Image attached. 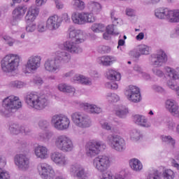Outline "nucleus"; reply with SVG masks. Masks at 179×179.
Returning a JSON list of instances; mask_svg holds the SVG:
<instances>
[{"label":"nucleus","mask_w":179,"mask_h":179,"mask_svg":"<svg viewBox=\"0 0 179 179\" xmlns=\"http://www.w3.org/2000/svg\"><path fill=\"white\" fill-rule=\"evenodd\" d=\"M164 69L166 73H168V76L172 78L168 80L167 86H169V87L172 90H176V92H177V87H176V84L175 80H177V79H179V75H178L179 67L174 69L171 67L166 66Z\"/></svg>","instance_id":"nucleus-19"},{"label":"nucleus","mask_w":179,"mask_h":179,"mask_svg":"<svg viewBox=\"0 0 179 179\" xmlns=\"http://www.w3.org/2000/svg\"><path fill=\"white\" fill-rule=\"evenodd\" d=\"M52 136H54V133L52 131L39 133V139L40 141H42V142L50 141Z\"/></svg>","instance_id":"nucleus-38"},{"label":"nucleus","mask_w":179,"mask_h":179,"mask_svg":"<svg viewBox=\"0 0 179 179\" xmlns=\"http://www.w3.org/2000/svg\"><path fill=\"white\" fill-rule=\"evenodd\" d=\"M162 142H164L166 145H169L171 148H176V140L171 137V136H162Z\"/></svg>","instance_id":"nucleus-39"},{"label":"nucleus","mask_w":179,"mask_h":179,"mask_svg":"<svg viewBox=\"0 0 179 179\" xmlns=\"http://www.w3.org/2000/svg\"><path fill=\"white\" fill-rule=\"evenodd\" d=\"M106 76L109 80H121V74L115 70L109 69L106 72Z\"/></svg>","instance_id":"nucleus-34"},{"label":"nucleus","mask_w":179,"mask_h":179,"mask_svg":"<svg viewBox=\"0 0 179 179\" xmlns=\"http://www.w3.org/2000/svg\"><path fill=\"white\" fill-rule=\"evenodd\" d=\"M150 65L154 66L152 69L153 75L158 78H163L164 76V72L162 69H159L163 66L168 61L167 54L163 50H159L156 54H152L149 57Z\"/></svg>","instance_id":"nucleus-5"},{"label":"nucleus","mask_w":179,"mask_h":179,"mask_svg":"<svg viewBox=\"0 0 179 179\" xmlns=\"http://www.w3.org/2000/svg\"><path fill=\"white\" fill-rule=\"evenodd\" d=\"M57 89L59 92H63V93H70L74 94L76 92L75 87H72L68 84L61 83L57 85Z\"/></svg>","instance_id":"nucleus-32"},{"label":"nucleus","mask_w":179,"mask_h":179,"mask_svg":"<svg viewBox=\"0 0 179 179\" xmlns=\"http://www.w3.org/2000/svg\"><path fill=\"white\" fill-rule=\"evenodd\" d=\"M9 86L10 87H13L14 89H22L26 86V83L23 81L14 80L10 83Z\"/></svg>","instance_id":"nucleus-44"},{"label":"nucleus","mask_w":179,"mask_h":179,"mask_svg":"<svg viewBox=\"0 0 179 179\" xmlns=\"http://www.w3.org/2000/svg\"><path fill=\"white\" fill-rule=\"evenodd\" d=\"M162 176L164 179H174L176 175L171 169H165L163 171Z\"/></svg>","instance_id":"nucleus-45"},{"label":"nucleus","mask_w":179,"mask_h":179,"mask_svg":"<svg viewBox=\"0 0 179 179\" xmlns=\"http://www.w3.org/2000/svg\"><path fill=\"white\" fill-rule=\"evenodd\" d=\"M20 64V56L16 54L6 55L1 61V70L4 73H13Z\"/></svg>","instance_id":"nucleus-7"},{"label":"nucleus","mask_w":179,"mask_h":179,"mask_svg":"<svg viewBox=\"0 0 179 179\" xmlns=\"http://www.w3.org/2000/svg\"><path fill=\"white\" fill-rule=\"evenodd\" d=\"M106 31L107 33H109V34H115V36L120 34V32L114 31V25H108L106 27Z\"/></svg>","instance_id":"nucleus-57"},{"label":"nucleus","mask_w":179,"mask_h":179,"mask_svg":"<svg viewBox=\"0 0 179 179\" xmlns=\"http://www.w3.org/2000/svg\"><path fill=\"white\" fill-rule=\"evenodd\" d=\"M0 40H1V41H3V43H5V44H7V45H9V47H13V45L16 41L15 38L5 34L0 35Z\"/></svg>","instance_id":"nucleus-35"},{"label":"nucleus","mask_w":179,"mask_h":179,"mask_svg":"<svg viewBox=\"0 0 179 179\" xmlns=\"http://www.w3.org/2000/svg\"><path fill=\"white\" fill-rule=\"evenodd\" d=\"M106 149V144L103 141H92L87 144L86 156L87 157H95L100 153L101 150Z\"/></svg>","instance_id":"nucleus-13"},{"label":"nucleus","mask_w":179,"mask_h":179,"mask_svg":"<svg viewBox=\"0 0 179 179\" xmlns=\"http://www.w3.org/2000/svg\"><path fill=\"white\" fill-rule=\"evenodd\" d=\"M173 23H179V9H175V17Z\"/></svg>","instance_id":"nucleus-62"},{"label":"nucleus","mask_w":179,"mask_h":179,"mask_svg":"<svg viewBox=\"0 0 179 179\" xmlns=\"http://www.w3.org/2000/svg\"><path fill=\"white\" fill-rule=\"evenodd\" d=\"M101 128L106 129V131H111V124L107 122L101 123Z\"/></svg>","instance_id":"nucleus-61"},{"label":"nucleus","mask_w":179,"mask_h":179,"mask_svg":"<svg viewBox=\"0 0 179 179\" xmlns=\"http://www.w3.org/2000/svg\"><path fill=\"white\" fill-rule=\"evenodd\" d=\"M38 170L43 179H54V177H55L54 169H52V166L49 164L45 162L39 164L38 165Z\"/></svg>","instance_id":"nucleus-16"},{"label":"nucleus","mask_w":179,"mask_h":179,"mask_svg":"<svg viewBox=\"0 0 179 179\" xmlns=\"http://www.w3.org/2000/svg\"><path fill=\"white\" fill-rule=\"evenodd\" d=\"M96 62L102 66H111L114 62H117V57L113 55H104L98 57Z\"/></svg>","instance_id":"nucleus-24"},{"label":"nucleus","mask_w":179,"mask_h":179,"mask_svg":"<svg viewBox=\"0 0 179 179\" xmlns=\"http://www.w3.org/2000/svg\"><path fill=\"white\" fill-rule=\"evenodd\" d=\"M129 166L132 170L134 171H141L142 169H143V165H142V162L139 161L138 159H132L129 161Z\"/></svg>","instance_id":"nucleus-33"},{"label":"nucleus","mask_w":179,"mask_h":179,"mask_svg":"<svg viewBox=\"0 0 179 179\" xmlns=\"http://www.w3.org/2000/svg\"><path fill=\"white\" fill-rule=\"evenodd\" d=\"M99 51L101 54H108L111 52V48L110 46L103 45L99 48Z\"/></svg>","instance_id":"nucleus-56"},{"label":"nucleus","mask_w":179,"mask_h":179,"mask_svg":"<svg viewBox=\"0 0 179 179\" xmlns=\"http://www.w3.org/2000/svg\"><path fill=\"white\" fill-rule=\"evenodd\" d=\"M71 120L76 127L86 129L90 128L92 125V119L87 115H85L80 112H75L71 114Z\"/></svg>","instance_id":"nucleus-11"},{"label":"nucleus","mask_w":179,"mask_h":179,"mask_svg":"<svg viewBox=\"0 0 179 179\" xmlns=\"http://www.w3.org/2000/svg\"><path fill=\"white\" fill-rule=\"evenodd\" d=\"M128 113V108L125 106H121L116 110L115 114L120 118H125Z\"/></svg>","instance_id":"nucleus-40"},{"label":"nucleus","mask_w":179,"mask_h":179,"mask_svg":"<svg viewBox=\"0 0 179 179\" xmlns=\"http://www.w3.org/2000/svg\"><path fill=\"white\" fill-rule=\"evenodd\" d=\"M125 95L127 96L128 101H131V103H139V101L142 100L141 91L138 87L134 85H129L126 89Z\"/></svg>","instance_id":"nucleus-17"},{"label":"nucleus","mask_w":179,"mask_h":179,"mask_svg":"<svg viewBox=\"0 0 179 179\" xmlns=\"http://www.w3.org/2000/svg\"><path fill=\"white\" fill-rule=\"evenodd\" d=\"M72 5L74 8L78 9V10H85V8H86V3L82 0H73Z\"/></svg>","instance_id":"nucleus-41"},{"label":"nucleus","mask_w":179,"mask_h":179,"mask_svg":"<svg viewBox=\"0 0 179 179\" xmlns=\"http://www.w3.org/2000/svg\"><path fill=\"white\" fill-rule=\"evenodd\" d=\"M138 51L141 55H149L150 52V47L146 45H140L138 46Z\"/></svg>","instance_id":"nucleus-46"},{"label":"nucleus","mask_w":179,"mask_h":179,"mask_svg":"<svg viewBox=\"0 0 179 179\" xmlns=\"http://www.w3.org/2000/svg\"><path fill=\"white\" fill-rule=\"evenodd\" d=\"M27 12V7L24 5H20L15 8L12 11V24L13 26L16 25L17 22H20L23 19L24 15Z\"/></svg>","instance_id":"nucleus-20"},{"label":"nucleus","mask_w":179,"mask_h":179,"mask_svg":"<svg viewBox=\"0 0 179 179\" xmlns=\"http://www.w3.org/2000/svg\"><path fill=\"white\" fill-rule=\"evenodd\" d=\"M106 142L115 152H122L127 149V143L124 138L117 134H109L106 138Z\"/></svg>","instance_id":"nucleus-10"},{"label":"nucleus","mask_w":179,"mask_h":179,"mask_svg":"<svg viewBox=\"0 0 179 179\" xmlns=\"http://www.w3.org/2000/svg\"><path fill=\"white\" fill-rule=\"evenodd\" d=\"M87 8L91 13L99 15L103 10V6L97 1H90L87 3Z\"/></svg>","instance_id":"nucleus-27"},{"label":"nucleus","mask_w":179,"mask_h":179,"mask_svg":"<svg viewBox=\"0 0 179 179\" xmlns=\"http://www.w3.org/2000/svg\"><path fill=\"white\" fill-rule=\"evenodd\" d=\"M130 138L134 141H139L142 138L141 130L134 129L130 131Z\"/></svg>","instance_id":"nucleus-42"},{"label":"nucleus","mask_w":179,"mask_h":179,"mask_svg":"<svg viewBox=\"0 0 179 179\" xmlns=\"http://www.w3.org/2000/svg\"><path fill=\"white\" fill-rule=\"evenodd\" d=\"M93 13H85V23H93L96 20Z\"/></svg>","instance_id":"nucleus-49"},{"label":"nucleus","mask_w":179,"mask_h":179,"mask_svg":"<svg viewBox=\"0 0 179 179\" xmlns=\"http://www.w3.org/2000/svg\"><path fill=\"white\" fill-rule=\"evenodd\" d=\"M73 80L74 83H80L85 86H92V79L85 76L77 74L73 78Z\"/></svg>","instance_id":"nucleus-30"},{"label":"nucleus","mask_w":179,"mask_h":179,"mask_svg":"<svg viewBox=\"0 0 179 179\" xmlns=\"http://www.w3.org/2000/svg\"><path fill=\"white\" fill-rule=\"evenodd\" d=\"M48 30V27L47 26V22H41L38 24V31L39 33H44V31H47Z\"/></svg>","instance_id":"nucleus-52"},{"label":"nucleus","mask_w":179,"mask_h":179,"mask_svg":"<svg viewBox=\"0 0 179 179\" xmlns=\"http://www.w3.org/2000/svg\"><path fill=\"white\" fill-rule=\"evenodd\" d=\"M36 28H37V26L36 25V24L31 22L29 24H27L26 31L28 33H33V31H34V30H36Z\"/></svg>","instance_id":"nucleus-55"},{"label":"nucleus","mask_w":179,"mask_h":179,"mask_svg":"<svg viewBox=\"0 0 179 179\" xmlns=\"http://www.w3.org/2000/svg\"><path fill=\"white\" fill-rule=\"evenodd\" d=\"M164 125L168 131H174V129L176 128V127H177L176 122L170 117L166 119L164 121Z\"/></svg>","instance_id":"nucleus-37"},{"label":"nucleus","mask_w":179,"mask_h":179,"mask_svg":"<svg viewBox=\"0 0 179 179\" xmlns=\"http://www.w3.org/2000/svg\"><path fill=\"white\" fill-rule=\"evenodd\" d=\"M39 13H40V10H38V8H36V7L29 8L24 17L26 24H30V23H33V22L36 20V17L38 16Z\"/></svg>","instance_id":"nucleus-23"},{"label":"nucleus","mask_w":179,"mask_h":179,"mask_svg":"<svg viewBox=\"0 0 179 179\" xmlns=\"http://www.w3.org/2000/svg\"><path fill=\"white\" fill-rule=\"evenodd\" d=\"M38 127L41 129H47L50 127V122L47 120H41L38 122Z\"/></svg>","instance_id":"nucleus-51"},{"label":"nucleus","mask_w":179,"mask_h":179,"mask_svg":"<svg viewBox=\"0 0 179 179\" xmlns=\"http://www.w3.org/2000/svg\"><path fill=\"white\" fill-rule=\"evenodd\" d=\"M50 160L59 167H66L69 164V159L62 152L54 151L50 154Z\"/></svg>","instance_id":"nucleus-15"},{"label":"nucleus","mask_w":179,"mask_h":179,"mask_svg":"<svg viewBox=\"0 0 179 179\" xmlns=\"http://www.w3.org/2000/svg\"><path fill=\"white\" fill-rule=\"evenodd\" d=\"M153 90L155 92H157L158 93H166V90L162 87H160L159 85H153L152 86Z\"/></svg>","instance_id":"nucleus-59"},{"label":"nucleus","mask_w":179,"mask_h":179,"mask_svg":"<svg viewBox=\"0 0 179 179\" xmlns=\"http://www.w3.org/2000/svg\"><path fill=\"white\" fill-rule=\"evenodd\" d=\"M62 23V20L56 15L49 17L46 21L48 29V30H50V31H54V30L59 29Z\"/></svg>","instance_id":"nucleus-22"},{"label":"nucleus","mask_w":179,"mask_h":179,"mask_svg":"<svg viewBox=\"0 0 179 179\" xmlns=\"http://www.w3.org/2000/svg\"><path fill=\"white\" fill-rule=\"evenodd\" d=\"M130 57H133L138 59L141 55V52H139V48L134 49L133 50L129 52Z\"/></svg>","instance_id":"nucleus-53"},{"label":"nucleus","mask_w":179,"mask_h":179,"mask_svg":"<svg viewBox=\"0 0 179 179\" xmlns=\"http://www.w3.org/2000/svg\"><path fill=\"white\" fill-rule=\"evenodd\" d=\"M81 107H83L84 110H88L91 114H100L102 111L101 108L98 107L94 104L84 103L81 104Z\"/></svg>","instance_id":"nucleus-31"},{"label":"nucleus","mask_w":179,"mask_h":179,"mask_svg":"<svg viewBox=\"0 0 179 179\" xmlns=\"http://www.w3.org/2000/svg\"><path fill=\"white\" fill-rule=\"evenodd\" d=\"M91 29L94 33H100L101 31H104L106 30V27L103 24H93L91 27Z\"/></svg>","instance_id":"nucleus-43"},{"label":"nucleus","mask_w":179,"mask_h":179,"mask_svg":"<svg viewBox=\"0 0 179 179\" xmlns=\"http://www.w3.org/2000/svg\"><path fill=\"white\" fill-rule=\"evenodd\" d=\"M22 108V101L17 96L13 95L7 96L2 101L0 115L6 118L12 115L14 110H19Z\"/></svg>","instance_id":"nucleus-6"},{"label":"nucleus","mask_w":179,"mask_h":179,"mask_svg":"<svg viewBox=\"0 0 179 179\" xmlns=\"http://www.w3.org/2000/svg\"><path fill=\"white\" fill-rule=\"evenodd\" d=\"M134 69L136 72H137V73H142L143 72V71L142 70V68L140 67V66L138 64H136L134 66Z\"/></svg>","instance_id":"nucleus-64"},{"label":"nucleus","mask_w":179,"mask_h":179,"mask_svg":"<svg viewBox=\"0 0 179 179\" xmlns=\"http://www.w3.org/2000/svg\"><path fill=\"white\" fill-rule=\"evenodd\" d=\"M148 179H162V173L155 169L149 173Z\"/></svg>","instance_id":"nucleus-48"},{"label":"nucleus","mask_w":179,"mask_h":179,"mask_svg":"<svg viewBox=\"0 0 179 179\" xmlns=\"http://www.w3.org/2000/svg\"><path fill=\"white\" fill-rule=\"evenodd\" d=\"M34 83L40 86L44 83V81H43V78H41V77H36L34 79Z\"/></svg>","instance_id":"nucleus-60"},{"label":"nucleus","mask_w":179,"mask_h":179,"mask_svg":"<svg viewBox=\"0 0 179 179\" xmlns=\"http://www.w3.org/2000/svg\"><path fill=\"white\" fill-rule=\"evenodd\" d=\"M106 87H107V89H111L112 90H117V89H118V84L113 81L108 82L106 83Z\"/></svg>","instance_id":"nucleus-54"},{"label":"nucleus","mask_w":179,"mask_h":179,"mask_svg":"<svg viewBox=\"0 0 179 179\" xmlns=\"http://www.w3.org/2000/svg\"><path fill=\"white\" fill-rule=\"evenodd\" d=\"M126 15H127V16H134L135 11L132 8H127L126 10Z\"/></svg>","instance_id":"nucleus-63"},{"label":"nucleus","mask_w":179,"mask_h":179,"mask_svg":"<svg viewBox=\"0 0 179 179\" xmlns=\"http://www.w3.org/2000/svg\"><path fill=\"white\" fill-rule=\"evenodd\" d=\"M71 20L75 24H86L85 19V12H74L71 15Z\"/></svg>","instance_id":"nucleus-28"},{"label":"nucleus","mask_w":179,"mask_h":179,"mask_svg":"<svg viewBox=\"0 0 179 179\" xmlns=\"http://www.w3.org/2000/svg\"><path fill=\"white\" fill-rule=\"evenodd\" d=\"M8 131L12 135H19L22 132V128L16 123H10L8 127Z\"/></svg>","instance_id":"nucleus-36"},{"label":"nucleus","mask_w":179,"mask_h":179,"mask_svg":"<svg viewBox=\"0 0 179 179\" xmlns=\"http://www.w3.org/2000/svg\"><path fill=\"white\" fill-rule=\"evenodd\" d=\"M69 173L75 176L77 178H85L87 177V171L80 165V164H74L70 166Z\"/></svg>","instance_id":"nucleus-21"},{"label":"nucleus","mask_w":179,"mask_h":179,"mask_svg":"<svg viewBox=\"0 0 179 179\" xmlns=\"http://www.w3.org/2000/svg\"><path fill=\"white\" fill-rule=\"evenodd\" d=\"M54 58L47 59L44 64L43 68L49 73H59L62 69L61 64H69L72 56L66 50H57L55 52Z\"/></svg>","instance_id":"nucleus-1"},{"label":"nucleus","mask_w":179,"mask_h":179,"mask_svg":"<svg viewBox=\"0 0 179 179\" xmlns=\"http://www.w3.org/2000/svg\"><path fill=\"white\" fill-rule=\"evenodd\" d=\"M133 121L143 128H150L151 124L150 122H148V118L142 115H135L133 117Z\"/></svg>","instance_id":"nucleus-25"},{"label":"nucleus","mask_w":179,"mask_h":179,"mask_svg":"<svg viewBox=\"0 0 179 179\" xmlns=\"http://www.w3.org/2000/svg\"><path fill=\"white\" fill-rule=\"evenodd\" d=\"M41 66V56H30L22 66L24 73H33Z\"/></svg>","instance_id":"nucleus-12"},{"label":"nucleus","mask_w":179,"mask_h":179,"mask_svg":"<svg viewBox=\"0 0 179 179\" xmlns=\"http://www.w3.org/2000/svg\"><path fill=\"white\" fill-rule=\"evenodd\" d=\"M106 99L110 103H117L120 100V96L116 94L109 92L106 94Z\"/></svg>","instance_id":"nucleus-47"},{"label":"nucleus","mask_w":179,"mask_h":179,"mask_svg":"<svg viewBox=\"0 0 179 179\" xmlns=\"http://www.w3.org/2000/svg\"><path fill=\"white\" fill-rule=\"evenodd\" d=\"M14 163L19 170L27 171L30 167V159L24 154H17L14 157Z\"/></svg>","instance_id":"nucleus-18"},{"label":"nucleus","mask_w":179,"mask_h":179,"mask_svg":"<svg viewBox=\"0 0 179 179\" xmlns=\"http://www.w3.org/2000/svg\"><path fill=\"white\" fill-rule=\"evenodd\" d=\"M55 147L64 153H70L75 149L72 139L64 134L59 135L55 138Z\"/></svg>","instance_id":"nucleus-8"},{"label":"nucleus","mask_w":179,"mask_h":179,"mask_svg":"<svg viewBox=\"0 0 179 179\" xmlns=\"http://www.w3.org/2000/svg\"><path fill=\"white\" fill-rule=\"evenodd\" d=\"M50 122L57 131H68L71 127V119L64 114H56L52 116Z\"/></svg>","instance_id":"nucleus-9"},{"label":"nucleus","mask_w":179,"mask_h":179,"mask_svg":"<svg viewBox=\"0 0 179 179\" xmlns=\"http://www.w3.org/2000/svg\"><path fill=\"white\" fill-rule=\"evenodd\" d=\"M35 155L38 159L45 160L48 159V148L43 145H38L34 149Z\"/></svg>","instance_id":"nucleus-26"},{"label":"nucleus","mask_w":179,"mask_h":179,"mask_svg":"<svg viewBox=\"0 0 179 179\" xmlns=\"http://www.w3.org/2000/svg\"><path fill=\"white\" fill-rule=\"evenodd\" d=\"M171 166L176 170H179V152L175 155V159H171Z\"/></svg>","instance_id":"nucleus-50"},{"label":"nucleus","mask_w":179,"mask_h":179,"mask_svg":"<svg viewBox=\"0 0 179 179\" xmlns=\"http://www.w3.org/2000/svg\"><path fill=\"white\" fill-rule=\"evenodd\" d=\"M25 102L28 106L34 110H44L48 107L50 101L45 95H40L37 92H28L25 96Z\"/></svg>","instance_id":"nucleus-4"},{"label":"nucleus","mask_w":179,"mask_h":179,"mask_svg":"<svg viewBox=\"0 0 179 179\" xmlns=\"http://www.w3.org/2000/svg\"><path fill=\"white\" fill-rule=\"evenodd\" d=\"M93 166L94 169L99 173H101L99 176L100 179H124L121 175H113L110 172H107V170L110 169L111 166V160L110 157L107 155H99L93 159Z\"/></svg>","instance_id":"nucleus-3"},{"label":"nucleus","mask_w":179,"mask_h":179,"mask_svg":"<svg viewBox=\"0 0 179 179\" xmlns=\"http://www.w3.org/2000/svg\"><path fill=\"white\" fill-rule=\"evenodd\" d=\"M5 166H6V158L0 155V179H10L9 172L3 170Z\"/></svg>","instance_id":"nucleus-29"},{"label":"nucleus","mask_w":179,"mask_h":179,"mask_svg":"<svg viewBox=\"0 0 179 179\" xmlns=\"http://www.w3.org/2000/svg\"><path fill=\"white\" fill-rule=\"evenodd\" d=\"M155 17L162 20H166L169 23H174L176 10H170L169 8L160 7L155 10Z\"/></svg>","instance_id":"nucleus-14"},{"label":"nucleus","mask_w":179,"mask_h":179,"mask_svg":"<svg viewBox=\"0 0 179 179\" xmlns=\"http://www.w3.org/2000/svg\"><path fill=\"white\" fill-rule=\"evenodd\" d=\"M62 22H65V23H71V17H69V15L68 13H64L62 15V18H60Z\"/></svg>","instance_id":"nucleus-58"},{"label":"nucleus","mask_w":179,"mask_h":179,"mask_svg":"<svg viewBox=\"0 0 179 179\" xmlns=\"http://www.w3.org/2000/svg\"><path fill=\"white\" fill-rule=\"evenodd\" d=\"M69 37L71 41H66L64 44L66 51L71 52V54H79L82 52V48L79 46L81 43H85L87 35L80 29H75V27L71 26L69 28Z\"/></svg>","instance_id":"nucleus-2"}]
</instances>
